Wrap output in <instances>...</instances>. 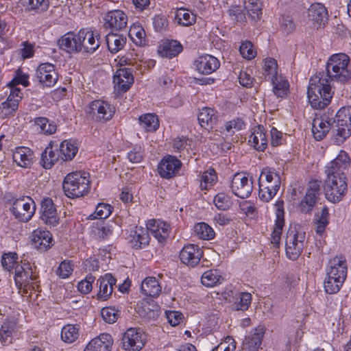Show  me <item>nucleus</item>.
<instances>
[{
	"label": "nucleus",
	"instance_id": "nucleus-1",
	"mask_svg": "<svg viewBox=\"0 0 351 351\" xmlns=\"http://www.w3.org/2000/svg\"><path fill=\"white\" fill-rule=\"evenodd\" d=\"M99 34L82 29L77 34L69 32L58 41L60 48L69 53H94L100 46Z\"/></svg>",
	"mask_w": 351,
	"mask_h": 351
},
{
	"label": "nucleus",
	"instance_id": "nucleus-2",
	"mask_svg": "<svg viewBox=\"0 0 351 351\" xmlns=\"http://www.w3.org/2000/svg\"><path fill=\"white\" fill-rule=\"evenodd\" d=\"M307 95L313 108H324L329 104L332 97L328 80L318 75L312 77L309 82Z\"/></svg>",
	"mask_w": 351,
	"mask_h": 351
},
{
	"label": "nucleus",
	"instance_id": "nucleus-3",
	"mask_svg": "<svg viewBox=\"0 0 351 351\" xmlns=\"http://www.w3.org/2000/svg\"><path fill=\"white\" fill-rule=\"evenodd\" d=\"M90 182L88 173L72 172L65 177L62 187L69 197H80L88 193Z\"/></svg>",
	"mask_w": 351,
	"mask_h": 351
},
{
	"label": "nucleus",
	"instance_id": "nucleus-4",
	"mask_svg": "<svg viewBox=\"0 0 351 351\" xmlns=\"http://www.w3.org/2000/svg\"><path fill=\"white\" fill-rule=\"evenodd\" d=\"M350 57L339 53L332 55L326 64L328 76L331 80L339 82H346L351 78V72L348 69Z\"/></svg>",
	"mask_w": 351,
	"mask_h": 351
},
{
	"label": "nucleus",
	"instance_id": "nucleus-5",
	"mask_svg": "<svg viewBox=\"0 0 351 351\" xmlns=\"http://www.w3.org/2000/svg\"><path fill=\"white\" fill-rule=\"evenodd\" d=\"M258 197L265 202H269L276 194L280 186L279 175L269 167L264 168L258 178Z\"/></svg>",
	"mask_w": 351,
	"mask_h": 351
},
{
	"label": "nucleus",
	"instance_id": "nucleus-6",
	"mask_svg": "<svg viewBox=\"0 0 351 351\" xmlns=\"http://www.w3.org/2000/svg\"><path fill=\"white\" fill-rule=\"evenodd\" d=\"M324 185L326 199L337 204L341 202L348 191L347 178L345 174H326Z\"/></svg>",
	"mask_w": 351,
	"mask_h": 351
},
{
	"label": "nucleus",
	"instance_id": "nucleus-7",
	"mask_svg": "<svg viewBox=\"0 0 351 351\" xmlns=\"http://www.w3.org/2000/svg\"><path fill=\"white\" fill-rule=\"evenodd\" d=\"M335 120L332 134L335 143L339 145L351 135V106L340 108L335 113Z\"/></svg>",
	"mask_w": 351,
	"mask_h": 351
},
{
	"label": "nucleus",
	"instance_id": "nucleus-8",
	"mask_svg": "<svg viewBox=\"0 0 351 351\" xmlns=\"http://www.w3.org/2000/svg\"><path fill=\"white\" fill-rule=\"evenodd\" d=\"M304 239V232H300L295 228L288 230L286 237V254L289 259H298L303 250Z\"/></svg>",
	"mask_w": 351,
	"mask_h": 351
},
{
	"label": "nucleus",
	"instance_id": "nucleus-9",
	"mask_svg": "<svg viewBox=\"0 0 351 351\" xmlns=\"http://www.w3.org/2000/svg\"><path fill=\"white\" fill-rule=\"evenodd\" d=\"M35 210V202L28 196L16 199L13 202L11 208V211L15 218L23 222H27L31 219Z\"/></svg>",
	"mask_w": 351,
	"mask_h": 351
},
{
	"label": "nucleus",
	"instance_id": "nucleus-10",
	"mask_svg": "<svg viewBox=\"0 0 351 351\" xmlns=\"http://www.w3.org/2000/svg\"><path fill=\"white\" fill-rule=\"evenodd\" d=\"M146 341L144 330H125L121 339L123 348L128 351H140Z\"/></svg>",
	"mask_w": 351,
	"mask_h": 351
},
{
	"label": "nucleus",
	"instance_id": "nucleus-11",
	"mask_svg": "<svg viewBox=\"0 0 351 351\" xmlns=\"http://www.w3.org/2000/svg\"><path fill=\"white\" fill-rule=\"evenodd\" d=\"M231 190L237 197L245 199L248 197L253 190V181L244 173H237L231 182Z\"/></svg>",
	"mask_w": 351,
	"mask_h": 351
},
{
	"label": "nucleus",
	"instance_id": "nucleus-12",
	"mask_svg": "<svg viewBox=\"0 0 351 351\" xmlns=\"http://www.w3.org/2000/svg\"><path fill=\"white\" fill-rule=\"evenodd\" d=\"M88 113L99 122H106L111 119L114 114V108L103 100H95L90 104Z\"/></svg>",
	"mask_w": 351,
	"mask_h": 351
},
{
	"label": "nucleus",
	"instance_id": "nucleus-13",
	"mask_svg": "<svg viewBox=\"0 0 351 351\" xmlns=\"http://www.w3.org/2000/svg\"><path fill=\"white\" fill-rule=\"evenodd\" d=\"M36 77L43 86L51 87L58 81V75L53 64L43 63L36 71Z\"/></svg>",
	"mask_w": 351,
	"mask_h": 351
},
{
	"label": "nucleus",
	"instance_id": "nucleus-14",
	"mask_svg": "<svg viewBox=\"0 0 351 351\" xmlns=\"http://www.w3.org/2000/svg\"><path fill=\"white\" fill-rule=\"evenodd\" d=\"M203 255L202 249L196 245L188 244L180 252V259L184 265L194 267L200 261Z\"/></svg>",
	"mask_w": 351,
	"mask_h": 351
},
{
	"label": "nucleus",
	"instance_id": "nucleus-15",
	"mask_svg": "<svg viewBox=\"0 0 351 351\" xmlns=\"http://www.w3.org/2000/svg\"><path fill=\"white\" fill-rule=\"evenodd\" d=\"M181 166L182 162L176 157L167 156L159 163L158 173L161 177L169 179L176 176Z\"/></svg>",
	"mask_w": 351,
	"mask_h": 351
},
{
	"label": "nucleus",
	"instance_id": "nucleus-16",
	"mask_svg": "<svg viewBox=\"0 0 351 351\" xmlns=\"http://www.w3.org/2000/svg\"><path fill=\"white\" fill-rule=\"evenodd\" d=\"M104 27L112 30H121L126 27L128 16L121 10H115L108 12L104 17Z\"/></svg>",
	"mask_w": 351,
	"mask_h": 351
},
{
	"label": "nucleus",
	"instance_id": "nucleus-17",
	"mask_svg": "<svg viewBox=\"0 0 351 351\" xmlns=\"http://www.w3.org/2000/svg\"><path fill=\"white\" fill-rule=\"evenodd\" d=\"M8 90H9V95L7 99L0 105V110L4 116L12 114L17 110L19 103L23 97L20 88L7 89L5 93H8Z\"/></svg>",
	"mask_w": 351,
	"mask_h": 351
},
{
	"label": "nucleus",
	"instance_id": "nucleus-18",
	"mask_svg": "<svg viewBox=\"0 0 351 351\" xmlns=\"http://www.w3.org/2000/svg\"><path fill=\"white\" fill-rule=\"evenodd\" d=\"M350 165V158L348 153L341 150L338 156L326 167V174H344L343 171Z\"/></svg>",
	"mask_w": 351,
	"mask_h": 351
},
{
	"label": "nucleus",
	"instance_id": "nucleus-19",
	"mask_svg": "<svg viewBox=\"0 0 351 351\" xmlns=\"http://www.w3.org/2000/svg\"><path fill=\"white\" fill-rule=\"evenodd\" d=\"M283 206L284 202L282 200H278L274 204V207L276 209V220L275 227L271 235V242L274 245V246L276 247H278L280 243V236L285 223V212Z\"/></svg>",
	"mask_w": 351,
	"mask_h": 351
},
{
	"label": "nucleus",
	"instance_id": "nucleus-20",
	"mask_svg": "<svg viewBox=\"0 0 351 351\" xmlns=\"http://www.w3.org/2000/svg\"><path fill=\"white\" fill-rule=\"evenodd\" d=\"M52 234L46 230L38 228L33 231L31 241L34 247L40 251H46L52 245Z\"/></svg>",
	"mask_w": 351,
	"mask_h": 351
},
{
	"label": "nucleus",
	"instance_id": "nucleus-21",
	"mask_svg": "<svg viewBox=\"0 0 351 351\" xmlns=\"http://www.w3.org/2000/svg\"><path fill=\"white\" fill-rule=\"evenodd\" d=\"M113 342L112 336L104 332L91 339L84 351H111Z\"/></svg>",
	"mask_w": 351,
	"mask_h": 351
},
{
	"label": "nucleus",
	"instance_id": "nucleus-22",
	"mask_svg": "<svg viewBox=\"0 0 351 351\" xmlns=\"http://www.w3.org/2000/svg\"><path fill=\"white\" fill-rule=\"evenodd\" d=\"M41 219L45 223L55 226L59 223L57 210L55 205L50 198H46L42 202L41 204Z\"/></svg>",
	"mask_w": 351,
	"mask_h": 351
},
{
	"label": "nucleus",
	"instance_id": "nucleus-23",
	"mask_svg": "<svg viewBox=\"0 0 351 351\" xmlns=\"http://www.w3.org/2000/svg\"><path fill=\"white\" fill-rule=\"evenodd\" d=\"M199 73L208 75L215 71L220 66V62L215 57L206 54L199 57L195 62Z\"/></svg>",
	"mask_w": 351,
	"mask_h": 351
},
{
	"label": "nucleus",
	"instance_id": "nucleus-24",
	"mask_svg": "<svg viewBox=\"0 0 351 351\" xmlns=\"http://www.w3.org/2000/svg\"><path fill=\"white\" fill-rule=\"evenodd\" d=\"M309 19L317 28L324 25L328 21V14L325 6L320 3H313L308 10Z\"/></svg>",
	"mask_w": 351,
	"mask_h": 351
},
{
	"label": "nucleus",
	"instance_id": "nucleus-25",
	"mask_svg": "<svg viewBox=\"0 0 351 351\" xmlns=\"http://www.w3.org/2000/svg\"><path fill=\"white\" fill-rule=\"evenodd\" d=\"M330 269L327 275L330 278H338L345 281L347 276V263L345 258L342 256H336L331 259L329 262Z\"/></svg>",
	"mask_w": 351,
	"mask_h": 351
},
{
	"label": "nucleus",
	"instance_id": "nucleus-26",
	"mask_svg": "<svg viewBox=\"0 0 351 351\" xmlns=\"http://www.w3.org/2000/svg\"><path fill=\"white\" fill-rule=\"evenodd\" d=\"M18 264L12 272L14 274V280L16 284H28L31 280H35L33 276L32 269L29 263Z\"/></svg>",
	"mask_w": 351,
	"mask_h": 351
},
{
	"label": "nucleus",
	"instance_id": "nucleus-27",
	"mask_svg": "<svg viewBox=\"0 0 351 351\" xmlns=\"http://www.w3.org/2000/svg\"><path fill=\"white\" fill-rule=\"evenodd\" d=\"M150 237L147 229L143 227H136L130 235V243L132 247L141 249L147 246L149 243Z\"/></svg>",
	"mask_w": 351,
	"mask_h": 351
},
{
	"label": "nucleus",
	"instance_id": "nucleus-28",
	"mask_svg": "<svg viewBox=\"0 0 351 351\" xmlns=\"http://www.w3.org/2000/svg\"><path fill=\"white\" fill-rule=\"evenodd\" d=\"M33 152L29 147H19L13 152L12 158L19 167L28 168L33 163Z\"/></svg>",
	"mask_w": 351,
	"mask_h": 351
},
{
	"label": "nucleus",
	"instance_id": "nucleus-29",
	"mask_svg": "<svg viewBox=\"0 0 351 351\" xmlns=\"http://www.w3.org/2000/svg\"><path fill=\"white\" fill-rule=\"evenodd\" d=\"M99 291L97 293V298L105 301L112 295L113 286L116 284V279L110 274H106L101 277L98 281Z\"/></svg>",
	"mask_w": 351,
	"mask_h": 351
},
{
	"label": "nucleus",
	"instance_id": "nucleus-30",
	"mask_svg": "<svg viewBox=\"0 0 351 351\" xmlns=\"http://www.w3.org/2000/svg\"><path fill=\"white\" fill-rule=\"evenodd\" d=\"M183 47L180 42L175 40H167L159 46L158 52L162 57L172 58L182 51Z\"/></svg>",
	"mask_w": 351,
	"mask_h": 351
},
{
	"label": "nucleus",
	"instance_id": "nucleus-31",
	"mask_svg": "<svg viewBox=\"0 0 351 351\" xmlns=\"http://www.w3.org/2000/svg\"><path fill=\"white\" fill-rule=\"evenodd\" d=\"M217 112L208 107L201 109L197 116L200 125L208 130L212 129L217 123Z\"/></svg>",
	"mask_w": 351,
	"mask_h": 351
},
{
	"label": "nucleus",
	"instance_id": "nucleus-32",
	"mask_svg": "<svg viewBox=\"0 0 351 351\" xmlns=\"http://www.w3.org/2000/svg\"><path fill=\"white\" fill-rule=\"evenodd\" d=\"M141 289L144 295L152 298L158 297L162 291V287L158 280L152 276L144 279L141 283Z\"/></svg>",
	"mask_w": 351,
	"mask_h": 351
},
{
	"label": "nucleus",
	"instance_id": "nucleus-33",
	"mask_svg": "<svg viewBox=\"0 0 351 351\" xmlns=\"http://www.w3.org/2000/svg\"><path fill=\"white\" fill-rule=\"evenodd\" d=\"M264 336L263 330H258L245 336L243 341V351H258L261 345Z\"/></svg>",
	"mask_w": 351,
	"mask_h": 351
},
{
	"label": "nucleus",
	"instance_id": "nucleus-34",
	"mask_svg": "<svg viewBox=\"0 0 351 351\" xmlns=\"http://www.w3.org/2000/svg\"><path fill=\"white\" fill-rule=\"evenodd\" d=\"M249 143L258 151H264L267 146V139L264 128L258 125L249 137Z\"/></svg>",
	"mask_w": 351,
	"mask_h": 351
},
{
	"label": "nucleus",
	"instance_id": "nucleus-35",
	"mask_svg": "<svg viewBox=\"0 0 351 351\" xmlns=\"http://www.w3.org/2000/svg\"><path fill=\"white\" fill-rule=\"evenodd\" d=\"M126 38L123 35L112 32L107 34L106 36L108 49L112 53H115L121 50L126 44Z\"/></svg>",
	"mask_w": 351,
	"mask_h": 351
},
{
	"label": "nucleus",
	"instance_id": "nucleus-36",
	"mask_svg": "<svg viewBox=\"0 0 351 351\" xmlns=\"http://www.w3.org/2000/svg\"><path fill=\"white\" fill-rule=\"evenodd\" d=\"M244 8L249 17L256 21L262 15V3L260 0H244Z\"/></svg>",
	"mask_w": 351,
	"mask_h": 351
},
{
	"label": "nucleus",
	"instance_id": "nucleus-37",
	"mask_svg": "<svg viewBox=\"0 0 351 351\" xmlns=\"http://www.w3.org/2000/svg\"><path fill=\"white\" fill-rule=\"evenodd\" d=\"M277 69L278 64L275 59L269 58L265 60L263 70L266 80L274 84V80H277Z\"/></svg>",
	"mask_w": 351,
	"mask_h": 351
},
{
	"label": "nucleus",
	"instance_id": "nucleus-38",
	"mask_svg": "<svg viewBox=\"0 0 351 351\" xmlns=\"http://www.w3.org/2000/svg\"><path fill=\"white\" fill-rule=\"evenodd\" d=\"M128 35L136 45L143 46L145 45V32L140 24L135 23L131 26Z\"/></svg>",
	"mask_w": 351,
	"mask_h": 351
},
{
	"label": "nucleus",
	"instance_id": "nucleus-39",
	"mask_svg": "<svg viewBox=\"0 0 351 351\" xmlns=\"http://www.w3.org/2000/svg\"><path fill=\"white\" fill-rule=\"evenodd\" d=\"M330 128L319 117L315 118L313 122L312 132L317 141L322 140L328 134Z\"/></svg>",
	"mask_w": 351,
	"mask_h": 351
},
{
	"label": "nucleus",
	"instance_id": "nucleus-40",
	"mask_svg": "<svg viewBox=\"0 0 351 351\" xmlns=\"http://www.w3.org/2000/svg\"><path fill=\"white\" fill-rule=\"evenodd\" d=\"M58 158L59 155L53 150L51 145L49 144L41 154L40 163L45 169H51Z\"/></svg>",
	"mask_w": 351,
	"mask_h": 351
},
{
	"label": "nucleus",
	"instance_id": "nucleus-41",
	"mask_svg": "<svg viewBox=\"0 0 351 351\" xmlns=\"http://www.w3.org/2000/svg\"><path fill=\"white\" fill-rule=\"evenodd\" d=\"M78 148L70 141H64L60 145V153L63 160H72L76 155Z\"/></svg>",
	"mask_w": 351,
	"mask_h": 351
},
{
	"label": "nucleus",
	"instance_id": "nucleus-42",
	"mask_svg": "<svg viewBox=\"0 0 351 351\" xmlns=\"http://www.w3.org/2000/svg\"><path fill=\"white\" fill-rule=\"evenodd\" d=\"M175 19L178 24L187 27L195 23L196 15L193 13H190L184 8H180L176 11Z\"/></svg>",
	"mask_w": 351,
	"mask_h": 351
},
{
	"label": "nucleus",
	"instance_id": "nucleus-43",
	"mask_svg": "<svg viewBox=\"0 0 351 351\" xmlns=\"http://www.w3.org/2000/svg\"><path fill=\"white\" fill-rule=\"evenodd\" d=\"M139 123L148 132L156 131L159 127L158 117L154 114H146L141 116Z\"/></svg>",
	"mask_w": 351,
	"mask_h": 351
},
{
	"label": "nucleus",
	"instance_id": "nucleus-44",
	"mask_svg": "<svg viewBox=\"0 0 351 351\" xmlns=\"http://www.w3.org/2000/svg\"><path fill=\"white\" fill-rule=\"evenodd\" d=\"M194 231L199 239L210 240L215 237V232L207 223L202 222L194 226Z\"/></svg>",
	"mask_w": 351,
	"mask_h": 351
},
{
	"label": "nucleus",
	"instance_id": "nucleus-45",
	"mask_svg": "<svg viewBox=\"0 0 351 351\" xmlns=\"http://www.w3.org/2000/svg\"><path fill=\"white\" fill-rule=\"evenodd\" d=\"M318 195V193L307 190L306 195L300 205L301 211L306 213L311 212L316 203Z\"/></svg>",
	"mask_w": 351,
	"mask_h": 351
},
{
	"label": "nucleus",
	"instance_id": "nucleus-46",
	"mask_svg": "<svg viewBox=\"0 0 351 351\" xmlns=\"http://www.w3.org/2000/svg\"><path fill=\"white\" fill-rule=\"evenodd\" d=\"M318 195V193L307 190L306 195L300 205L301 211L306 213L311 212L316 203Z\"/></svg>",
	"mask_w": 351,
	"mask_h": 351
},
{
	"label": "nucleus",
	"instance_id": "nucleus-47",
	"mask_svg": "<svg viewBox=\"0 0 351 351\" xmlns=\"http://www.w3.org/2000/svg\"><path fill=\"white\" fill-rule=\"evenodd\" d=\"M223 279L217 270L205 271L201 278V282L206 287H214Z\"/></svg>",
	"mask_w": 351,
	"mask_h": 351
},
{
	"label": "nucleus",
	"instance_id": "nucleus-48",
	"mask_svg": "<svg viewBox=\"0 0 351 351\" xmlns=\"http://www.w3.org/2000/svg\"><path fill=\"white\" fill-rule=\"evenodd\" d=\"M34 123L38 125L41 132L45 134H52L56 132L57 126L53 121H49L46 117H37L34 119Z\"/></svg>",
	"mask_w": 351,
	"mask_h": 351
},
{
	"label": "nucleus",
	"instance_id": "nucleus-49",
	"mask_svg": "<svg viewBox=\"0 0 351 351\" xmlns=\"http://www.w3.org/2000/svg\"><path fill=\"white\" fill-rule=\"evenodd\" d=\"M18 259V254L15 252L4 253L1 257L2 267L5 270L12 272L19 263Z\"/></svg>",
	"mask_w": 351,
	"mask_h": 351
},
{
	"label": "nucleus",
	"instance_id": "nucleus-50",
	"mask_svg": "<svg viewBox=\"0 0 351 351\" xmlns=\"http://www.w3.org/2000/svg\"><path fill=\"white\" fill-rule=\"evenodd\" d=\"M217 179L216 173L213 169L204 172L201 178L200 188L202 190H208L214 185Z\"/></svg>",
	"mask_w": 351,
	"mask_h": 351
},
{
	"label": "nucleus",
	"instance_id": "nucleus-51",
	"mask_svg": "<svg viewBox=\"0 0 351 351\" xmlns=\"http://www.w3.org/2000/svg\"><path fill=\"white\" fill-rule=\"evenodd\" d=\"M344 281L338 278H330L328 276V278L324 282V289L327 293L333 294L337 293L341 287Z\"/></svg>",
	"mask_w": 351,
	"mask_h": 351
},
{
	"label": "nucleus",
	"instance_id": "nucleus-52",
	"mask_svg": "<svg viewBox=\"0 0 351 351\" xmlns=\"http://www.w3.org/2000/svg\"><path fill=\"white\" fill-rule=\"evenodd\" d=\"M93 231L95 235L102 239L108 238L112 232L110 226L104 221L96 223L93 228Z\"/></svg>",
	"mask_w": 351,
	"mask_h": 351
},
{
	"label": "nucleus",
	"instance_id": "nucleus-53",
	"mask_svg": "<svg viewBox=\"0 0 351 351\" xmlns=\"http://www.w3.org/2000/svg\"><path fill=\"white\" fill-rule=\"evenodd\" d=\"M239 51L241 56L247 60L254 58L256 55V51L250 41L243 43L240 46Z\"/></svg>",
	"mask_w": 351,
	"mask_h": 351
},
{
	"label": "nucleus",
	"instance_id": "nucleus-54",
	"mask_svg": "<svg viewBox=\"0 0 351 351\" xmlns=\"http://www.w3.org/2000/svg\"><path fill=\"white\" fill-rule=\"evenodd\" d=\"M112 210L111 205L105 203H99L95 208L94 218L106 219L110 216Z\"/></svg>",
	"mask_w": 351,
	"mask_h": 351
},
{
	"label": "nucleus",
	"instance_id": "nucleus-55",
	"mask_svg": "<svg viewBox=\"0 0 351 351\" xmlns=\"http://www.w3.org/2000/svg\"><path fill=\"white\" fill-rule=\"evenodd\" d=\"M114 77L119 78V80H120L121 78L125 80V82L128 84H125V85L122 84L123 89H129L130 86L134 82L133 75H132L131 72L127 69H119Z\"/></svg>",
	"mask_w": 351,
	"mask_h": 351
},
{
	"label": "nucleus",
	"instance_id": "nucleus-56",
	"mask_svg": "<svg viewBox=\"0 0 351 351\" xmlns=\"http://www.w3.org/2000/svg\"><path fill=\"white\" fill-rule=\"evenodd\" d=\"M104 320L108 323H114L119 317L118 311L113 307H106L101 310Z\"/></svg>",
	"mask_w": 351,
	"mask_h": 351
},
{
	"label": "nucleus",
	"instance_id": "nucleus-57",
	"mask_svg": "<svg viewBox=\"0 0 351 351\" xmlns=\"http://www.w3.org/2000/svg\"><path fill=\"white\" fill-rule=\"evenodd\" d=\"M73 270V265L71 263L70 261H64L60 263L56 273L60 278H66L72 274Z\"/></svg>",
	"mask_w": 351,
	"mask_h": 351
},
{
	"label": "nucleus",
	"instance_id": "nucleus-58",
	"mask_svg": "<svg viewBox=\"0 0 351 351\" xmlns=\"http://www.w3.org/2000/svg\"><path fill=\"white\" fill-rule=\"evenodd\" d=\"M25 3L28 9L40 12L47 10L49 7L48 0H25Z\"/></svg>",
	"mask_w": 351,
	"mask_h": 351
},
{
	"label": "nucleus",
	"instance_id": "nucleus-59",
	"mask_svg": "<svg viewBox=\"0 0 351 351\" xmlns=\"http://www.w3.org/2000/svg\"><path fill=\"white\" fill-rule=\"evenodd\" d=\"M215 206L221 210H227L230 206V201L229 197L223 193H218L214 198Z\"/></svg>",
	"mask_w": 351,
	"mask_h": 351
},
{
	"label": "nucleus",
	"instance_id": "nucleus-60",
	"mask_svg": "<svg viewBox=\"0 0 351 351\" xmlns=\"http://www.w3.org/2000/svg\"><path fill=\"white\" fill-rule=\"evenodd\" d=\"M243 121L240 118H237L230 121L225 124V130L229 134H233L236 131H239L244 126Z\"/></svg>",
	"mask_w": 351,
	"mask_h": 351
},
{
	"label": "nucleus",
	"instance_id": "nucleus-61",
	"mask_svg": "<svg viewBox=\"0 0 351 351\" xmlns=\"http://www.w3.org/2000/svg\"><path fill=\"white\" fill-rule=\"evenodd\" d=\"M95 280V277L88 276L86 279L80 281L78 283L77 289L83 294L90 293L93 289V282Z\"/></svg>",
	"mask_w": 351,
	"mask_h": 351
},
{
	"label": "nucleus",
	"instance_id": "nucleus-62",
	"mask_svg": "<svg viewBox=\"0 0 351 351\" xmlns=\"http://www.w3.org/2000/svg\"><path fill=\"white\" fill-rule=\"evenodd\" d=\"M167 319L171 326L175 327L183 320L184 315L179 311H169L167 313Z\"/></svg>",
	"mask_w": 351,
	"mask_h": 351
},
{
	"label": "nucleus",
	"instance_id": "nucleus-63",
	"mask_svg": "<svg viewBox=\"0 0 351 351\" xmlns=\"http://www.w3.org/2000/svg\"><path fill=\"white\" fill-rule=\"evenodd\" d=\"M252 295L247 292H242L240 293V300L237 304V309L241 311H245L248 308L251 304Z\"/></svg>",
	"mask_w": 351,
	"mask_h": 351
},
{
	"label": "nucleus",
	"instance_id": "nucleus-64",
	"mask_svg": "<svg viewBox=\"0 0 351 351\" xmlns=\"http://www.w3.org/2000/svg\"><path fill=\"white\" fill-rule=\"evenodd\" d=\"M78 330H61V339L66 343H71L75 341L79 337Z\"/></svg>",
	"mask_w": 351,
	"mask_h": 351
}]
</instances>
